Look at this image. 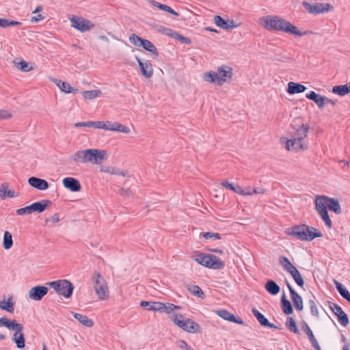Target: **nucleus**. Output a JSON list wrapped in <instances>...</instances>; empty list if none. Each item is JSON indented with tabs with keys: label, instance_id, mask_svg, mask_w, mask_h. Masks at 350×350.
Masks as SVG:
<instances>
[{
	"label": "nucleus",
	"instance_id": "40",
	"mask_svg": "<svg viewBox=\"0 0 350 350\" xmlns=\"http://www.w3.org/2000/svg\"><path fill=\"white\" fill-rule=\"evenodd\" d=\"M13 245L12 235L9 231H5L3 238V247L10 250Z\"/></svg>",
	"mask_w": 350,
	"mask_h": 350
},
{
	"label": "nucleus",
	"instance_id": "21",
	"mask_svg": "<svg viewBox=\"0 0 350 350\" xmlns=\"http://www.w3.org/2000/svg\"><path fill=\"white\" fill-rule=\"evenodd\" d=\"M179 327L189 333H198L200 331V327L198 323L190 319L186 318Z\"/></svg>",
	"mask_w": 350,
	"mask_h": 350
},
{
	"label": "nucleus",
	"instance_id": "3",
	"mask_svg": "<svg viewBox=\"0 0 350 350\" xmlns=\"http://www.w3.org/2000/svg\"><path fill=\"white\" fill-rule=\"evenodd\" d=\"M0 326L12 331V340L18 349H23L25 347V338L23 333V325L14 319H10L6 317L0 318Z\"/></svg>",
	"mask_w": 350,
	"mask_h": 350
},
{
	"label": "nucleus",
	"instance_id": "48",
	"mask_svg": "<svg viewBox=\"0 0 350 350\" xmlns=\"http://www.w3.org/2000/svg\"><path fill=\"white\" fill-rule=\"evenodd\" d=\"M291 275L293 277V278L294 279V280L295 281V282L297 284V285H299L301 287H302L304 286V281L300 273L299 272V271L297 269L295 271H293L291 273Z\"/></svg>",
	"mask_w": 350,
	"mask_h": 350
},
{
	"label": "nucleus",
	"instance_id": "15",
	"mask_svg": "<svg viewBox=\"0 0 350 350\" xmlns=\"http://www.w3.org/2000/svg\"><path fill=\"white\" fill-rule=\"evenodd\" d=\"M49 292V289L44 286H36L31 288L28 293L30 299L36 301H40Z\"/></svg>",
	"mask_w": 350,
	"mask_h": 350
},
{
	"label": "nucleus",
	"instance_id": "46",
	"mask_svg": "<svg viewBox=\"0 0 350 350\" xmlns=\"http://www.w3.org/2000/svg\"><path fill=\"white\" fill-rule=\"evenodd\" d=\"M170 319L172 320V321L176 325H177L178 327L180 326H181V324L184 321V320L185 319V317H183L182 314H178V313H173L171 316H170Z\"/></svg>",
	"mask_w": 350,
	"mask_h": 350
},
{
	"label": "nucleus",
	"instance_id": "2",
	"mask_svg": "<svg viewBox=\"0 0 350 350\" xmlns=\"http://www.w3.org/2000/svg\"><path fill=\"white\" fill-rule=\"evenodd\" d=\"M107 158L108 154L105 150L97 148L79 150L70 157V159L75 163H91L97 165H100Z\"/></svg>",
	"mask_w": 350,
	"mask_h": 350
},
{
	"label": "nucleus",
	"instance_id": "17",
	"mask_svg": "<svg viewBox=\"0 0 350 350\" xmlns=\"http://www.w3.org/2000/svg\"><path fill=\"white\" fill-rule=\"evenodd\" d=\"M27 183L29 186L39 191H45L49 187L46 180L34 176L29 178Z\"/></svg>",
	"mask_w": 350,
	"mask_h": 350
},
{
	"label": "nucleus",
	"instance_id": "31",
	"mask_svg": "<svg viewBox=\"0 0 350 350\" xmlns=\"http://www.w3.org/2000/svg\"><path fill=\"white\" fill-rule=\"evenodd\" d=\"M306 89L307 88L302 84L291 81L288 83L287 92L289 94H299L305 92Z\"/></svg>",
	"mask_w": 350,
	"mask_h": 350
},
{
	"label": "nucleus",
	"instance_id": "34",
	"mask_svg": "<svg viewBox=\"0 0 350 350\" xmlns=\"http://www.w3.org/2000/svg\"><path fill=\"white\" fill-rule=\"evenodd\" d=\"M279 263L290 274L297 269L285 256L279 258Z\"/></svg>",
	"mask_w": 350,
	"mask_h": 350
},
{
	"label": "nucleus",
	"instance_id": "61",
	"mask_svg": "<svg viewBox=\"0 0 350 350\" xmlns=\"http://www.w3.org/2000/svg\"><path fill=\"white\" fill-rule=\"evenodd\" d=\"M174 35V36H175L176 38H177L178 40H181V41L184 42H185V43H186V44H189V43L191 42L190 39H189V38H185V37H183V36H181V35H180V34H178V33H175Z\"/></svg>",
	"mask_w": 350,
	"mask_h": 350
},
{
	"label": "nucleus",
	"instance_id": "53",
	"mask_svg": "<svg viewBox=\"0 0 350 350\" xmlns=\"http://www.w3.org/2000/svg\"><path fill=\"white\" fill-rule=\"evenodd\" d=\"M177 346L181 350H193L188 344L183 340L177 341Z\"/></svg>",
	"mask_w": 350,
	"mask_h": 350
},
{
	"label": "nucleus",
	"instance_id": "18",
	"mask_svg": "<svg viewBox=\"0 0 350 350\" xmlns=\"http://www.w3.org/2000/svg\"><path fill=\"white\" fill-rule=\"evenodd\" d=\"M135 59L140 68L142 75L146 78H150L153 75V68L152 64L148 61L143 62L138 57H135Z\"/></svg>",
	"mask_w": 350,
	"mask_h": 350
},
{
	"label": "nucleus",
	"instance_id": "35",
	"mask_svg": "<svg viewBox=\"0 0 350 350\" xmlns=\"http://www.w3.org/2000/svg\"><path fill=\"white\" fill-rule=\"evenodd\" d=\"M333 281L340 295L350 303V293L347 291V289L342 285V284H341L338 281L336 280H334Z\"/></svg>",
	"mask_w": 350,
	"mask_h": 350
},
{
	"label": "nucleus",
	"instance_id": "36",
	"mask_svg": "<svg viewBox=\"0 0 350 350\" xmlns=\"http://www.w3.org/2000/svg\"><path fill=\"white\" fill-rule=\"evenodd\" d=\"M265 288L266 291L272 295H277L280 290V286L273 280H268L265 284Z\"/></svg>",
	"mask_w": 350,
	"mask_h": 350
},
{
	"label": "nucleus",
	"instance_id": "22",
	"mask_svg": "<svg viewBox=\"0 0 350 350\" xmlns=\"http://www.w3.org/2000/svg\"><path fill=\"white\" fill-rule=\"evenodd\" d=\"M50 81L55 83L62 92L66 94L76 93L77 92V89L72 88L67 82L62 81V80L56 78H50Z\"/></svg>",
	"mask_w": 350,
	"mask_h": 350
},
{
	"label": "nucleus",
	"instance_id": "50",
	"mask_svg": "<svg viewBox=\"0 0 350 350\" xmlns=\"http://www.w3.org/2000/svg\"><path fill=\"white\" fill-rule=\"evenodd\" d=\"M142 40H143V38H142L139 36L135 35V33H133L129 37L130 42L132 44H133L134 46H138V47L141 46V43H142Z\"/></svg>",
	"mask_w": 350,
	"mask_h": 350
},
{
	"label": "nucleus",
	"instance_id": "30",
	"mask_svg": "<svg viewBox=\"0 0 350 350\" xmlns=\"http://www.w3.org/2000/svg\"><path fill=\"white\" fill-rule=\"evenodd\" d=\"M51 204V202L49 200H43L40 202H36L30 205L32 213L34 212L42 213L44 212L47 206Z\"/></svg>",
	"mask_w": 350,
	"mask_h": 350
},
{
	"label": "nucleus",
	"instance_id": "27",
	"mask_svg": "<svg viewBox=\"0 0 350 350\" xmlns=\"http://www.w3.org/2000/svg\"><path fill=\"white\" fill-rule=\"evenodd\" d=\"M252 312L254 317L256 318L259 323L262 326L269 327L270 328L277 329L278 327L273 323L269 322V321L265 317V316L260 313L257 309L253 308Z\"/></svg>",
	"mask_w": 350,
	"mask_h": 350
},
{
	"label": "nucleus",
	"instance_id": "7",
	"mask_svg": "<svg viewBox=\"0 0 350 350\" xmlns=\"http://www.w3.org/2000/svg\"><path fill=\"white\" fill-rule=\"evenodd\" d=\"M93 286L98 299L107 301L109 299V291L105 279L98 272H95L92 277Z\"/></svg>",
	"mask_w": 350,
	"mask_h": 350
},
{
	"label": "nucleus",
	"instance_id": "60",
	"mask_svg": "<svg viewBox=\"0 0 350 350\" xmlns=\"http://www.w3.org/2000/svg\"><path fill=\"white\" fill-rule=\"evenodd\" d=\"M310 310H311L312 314L313 315L317 316L319 312H318L317 307L314 301H312V300H310Z\"/></svg>",
	"mask_w": 350,
	"mask_h": 350
},
{
	"label": "nucleus",
	"instance_id": "54",
	"mask_svg": "<svg viewBox=\"0 0 350 350\" xmlns=\"http://www.w3.org/2000/svg\"><path fill=\"white\" fill-rule=\"evenodd\" d=\"M12 114L9 111L0 109V120L10 119Z\"/></svg>",
	"mask_w": 350,
	"mask_h": 350
},
{
	"label": "nucleus",
	"instance_id": "6",
	"mask_svg": "<svg viewBox=\"0 0 350 350\" xmlns=\"http://www.w3.org/2000/svg\"><path fill=\"white\" fill-rule=\"evenodd\" d=\"M191 258L202 266L209 269H221L224 267V262L215 256L198 251L193 252Z\"/></svg>",
	"mask_w": 350,
	"mask_h": 350
},
{
	"label": "nucleus",
	"instance_id": "41",
	"mask_svg": "<svg viewBox=\"0 0 350 350\" xmlns=\"http://www.w3.org/2000/svg\"><path fill=\"white\" fill-rule=\"evenodd\" d=\"M82 96L85 99L92 100L102 95V92L100 90H93L89 91H83L81 92Z\"/></svg>",
	"mask_w": 350,
	"mask_h": 350
},
{
	"label": "nucleus",
	"instance_id": "44",
	"mask_svg": "<svg viewBox=\"0 0 350 350\" xmlns=\"http://www.w3.org/2000/svg\"><path fill=\"white\" fill-rule=\"evenodd\" d=\"M150 3L152 5L159 8L160 10H164L168 13H170L174 16H178V13L172 10L170 7L167 5L160 3L159 2L151 1Z\"/></svg>",
	"mask_w": 350,
	"mask_h": 350
},
{
	"label": "nucleus",
	"instance_id": "25",
	"mask_svg": "<svg viewBox=\"0 0 350 350\" xmlns=\"http://www.w3.org/2000/svg\"><path fill=\"white\" fill-rule=\"evenodd\" d=\"M216 314L224 319V320L236 323L239 325H243V321L241 319H237L234 314L226 310H219L216 312Z\"/></svg>",
	"mask_w": 350,
	"mask_h": 350
},
{
	"label": "nucleus",
	"instance_id": "38",
	"mask_svg": "<svg viewBox=\"0 0 350 350\" xmlns=\"http://www.w3.org/2000/svg\"><path fill=\"white\" fill-rule=\"evenodd\" d=\"M329 211L334 212L336 215L342 214V207L338 200L329 198Z\"/></svg>",
	"mask_w": 350,
	"mask_h": 350
},
{
	"label": "nucleus",
	"instance_id": "62",
	"mask_svg": "<svg viewBox=\"0 0 350 350\" xmlns=\"http://www.w3.org/2000/svg\"><path fill=\"white\" fill-rule=\"evenodd\" d=\"M44 19V16L42 14H38L36 16H33L31 18V23H37Z\"/></svg>",
	"mask_w": 350,
	"mask_h": 350
},
{
	"label": "nucleus",
	"instance_id": "1",
	"mask_svg": "<svg viewBox=\"0 0 350 350\" xmlns=\"http://www.w3.org/2000/svg\"><path fill=\"white\" fill-rule=\"evenodd\" d=\"M259 24L269 31H284L298 36H302L305 34L289 21L278 16L267 15L262 16L259 18Z\"/></svg>",
	"mask_w": 350,
	"mask_h": 350
},
{
	"label": "nucleus",
	"instance_id": "45",
	"mask_svg": "<svg viewBox=\"0 0 350 350\" xmlns=\"http://www.w3.org/2000/svg\"><path fill=\"white\" fill-rule=\"evenodd\" d=\"M187 289L191 294L198 297H203L204 296V292L198 286L189 285L188 286Z\"/></svg>",
	"mask_w": 350,
	"mask_h": 350
},
{
	"label": "nucleus",
	"instance_id": "51",
	"mask_svg": "<svg viewBox=\"0 0 350 350\" xmlns=\"http://www.w3.org/2000/svg\"><path fill=\"white\" fill-rule=\"evenodd\" d=\"M32 213L30 205L16 210L18 215H27Z\"/></svg>",
	"mask_w": 350,
	"mask_h": 350
},
{
	"label": "nucleus",
	"instance_id": "47",
	"mask_svg": "<svg viewBox=\"0 0 350 350\" xmlns=\"http://www.w3.org/2000/svg\"><path fill=\"white\" fill-rule=\"evenodd\" d=\"M286 326L291 332L295 334L299 333V329L297 327L296 323L293 318L290 317L287 319Z\"/></svg>",
	"mask_w": 350,
	"mask_h": 350
},
{
	"label": "nucleus",
	"instance_id": "32",
	"mask_svg": "<svg viewBox=\"0 0 350 350\" xmlns=\"http://www.w3.org/2000/svg\"><path fill=\"white\" fill-rule=\"evenodd\" d=\"M100 172L103 173H106L109 174H113L116 176H125L126 173L120 169L115 167H110L106 165L100 166Z\"/></svg>",
	"mask_w": 350,
	"mask_h": 350
},
{
	"label": "nucleus",
	"instance_id": "24",
	"mask_svg": "<svg viewBox=\"0 0 350 350\" xmlns=\"http://www.w3.org/2000/svg\"><path fill=\"white\" fill-rule=\"evenodd\" d=\"M18 194L13 189H9L8 183H3L0 185V200H3L6 198H17Z\"/></svg>",
	"mask_w": 350,
	"mask_h": 350
},
{
	"label": "nucleus",
	"instance_id": "28",
	"mask_svg": "<svg viewBox=\"0 0 350 350\" xmlns=\"http://www.w3.org/2000/svg\"><path fill=\"white\" fill-rule=\"evenodd\" d=\"M13 64L18 70L24 72H27L34 70V67L32 64H29L23 59H14L13 60Z\"/></svg>",
	"mask_w": 350,
	"mask_h": 350
},
{
	"label": "nucleus",
	"instance_id": "52",
	"mask_svg": "<svg viewBox=\"0 0 350 350\" xmlns=\"http://www.w3.org/2000/svg\"><path fill=\"white\" fill-rule=\"evenodd\" d=\"M221 184L224 187H225L226 189H229L238 193V191L240 187L239 186H238V185L234 186L232 184L228 183V181H223Z\"/></svg>",
	"mask_w": 350,
	"mask_h": 350
},
{
	"label": "nucleus",
	"instance_id": "29",
	"mask_svg": "<svg viewBox=\"0 0 350 350\" xmlns=\"http://www.w3.org/2000/svg\"><path fill=\"white\" fill-rule=\"evenodd\" d=\"M0 309L9 313H13L14 311V302L13 297L9 296L7 299L0 300Z\"/></svg>",
	"mask_w": 350,
	"mask_h": 350
},
{
	"label": "nucleus",
	"instance_id": "49",
	"mask_svg": "<svg viewBox=\"0 0 350 350\" xmlns=\"http://www.w3.org/2000/svg\"><path fill=\"white\" fill-rule=\"evenodd\" d=\"M200 237H204L205 239H213V240H219L221 239V235L217 232H201L200 234Z\"/></svg>",
	"mask_w": 350,
	"mask_h": 350
},
{
	"label": "nucleus",
	"instance_id": "63",
	"mask_svg": "<svg viewBox=\"0 0 350 350\" xmlns=\"http://www.w3.org/2000/svg\"><path fill=\"white\" fill-rule=\"evenodd\" d=\"M21 24V22L16 21H8V27L9 26H17L20 25Z\"/></svg>",
	"mask_w": 350,
	"mask_h": 350
},
{
	"label": "nucleus",
	"instance_id": "5",
	"mask_svg": "<svg viewBox=\"0 0 350 350\" xmlns=\"http://www.w3.org/2000/svg\"><path fill=\"white\" fill-rule=\"evenodd\" d=\"M285 233L288 236L306 241H310L314 238L322 237V234L317 229L306 225L294 226L288 228L286 229Z\"/></svg>",
	"mask_w": 350,
	"mask_h": 350
},
{
	"label": "nucleus",
	"instance_id": "20",
	"mask_svg": "<svg viewBox=\"0 0 350 350\" xmlns=\"http://www.w3.org/2000/svg\"><path fill=\"white\" fill-rule=\"evenodd\" d=\"M214 22L217 27L224 29H234L239 27V24L235 23L232 20L225 21L220 16H215L214 17Z\"/></svg>",
	"mask_w": 350,
	"mask_h": 350
},
{
	"label": "nucleus",
	"instance_id": "23",
	"mask_svg": "<svg viewBox=\"0 0 350 350\" xmlns=\"http://www.w3.org/2000/svg\"><path fill=\"white\" fill-rule=\"evenodd\" d=\"M64 187L72 192L80 191L81 187L79 182L75 178L67 177L62 180Z\"/></svg>",
	"mask_w": 350,
	"mask_h": 350
},
{
	"label": "nucleus",
	"instance_id": "33",
	"mask_svg": "<svg viewBox=\"0 0 350 350\" xmlns=\"http://www.w3.org/2000/svg\"><path fill=\"white\" fill-rule=\"evenodd\" d=\"M73 317L78 320L83 325L87 327H92L94 325V321L89 319L87 316L72 312Z\"/></svg>",
	"mask_w": 350,
	"mask_h": 350
},
{
	"label": "nucleus",
	"instance_id": "42",
	"mask_svg": "<svg viewBox=\"0 0 350 350\" xmlns=\"http://www.w3.org/2000/svg\"><path fill=\"white\" fill-rule=\"evenodd\" d=\"M282 309L284 314H291L293 313V308L291 302L286 299V296L284 294L281 298Z\"/></svg>",
	"mask_w": 350,
	"mask_h": 350
},
{
	"label": "nucleus",
	"instance_id": "57",
	"mask_svg": "<svg viewBox=\"0 0 350 350\" xmlns=\"http://www.w3.org/2000/svg\"><path fill=\"white\" fill-rule=\"evenodd\" d=\"M100 121H88L86 122V126L99 129L100 126Z\"/></svg>",
	"mask_w": 350,
	"mask_h": 350
},
{
	"label": "nucleus",
	"instance_id": "37",
	"mask_svg": "<svg viewBox=\"0 0 350 350\" xmlns=\"http://www.w3.org/2000/svg\"><path fill=\"white\" fill-rule=\"evenodd\" d=\"M291 299L296 310L300 311L303 309L302 298L295 292V290L291 289Z\"/></svg>",
	"mask_w": 350,
	"mask_h": 350
},
{
	"label": "nucleus",
	"instance_id": "19",
	"mask_svg": "<svg viewBox=\"0 0 350 350\" xmlns=\"http://www.w3.org/2000/svg\"><path fill=\"white\" fill-rule=\"evenodd\" d=\"M305 9L310 14H321L328 10V4L316 3L312 5L308 2H303Z\"/></svg>",
	"mask_w": 350,
	"mask_h": 350
},
{
	"label": "nucleus",
	"instance_id": "12",
	"mask_svg": "<svg viewBox=\"0 0 350 350\" xmlns=\"http://www.w3.org/2000/svg\"><path fill=\"white\" fill-rule=\"evenodd\" d=\"M70 21L71 26L81 32L90 31L95 27V25L90 20L76 15L72 16Z\"/></svg>",
	"mask_w": 350,
	"mask_h": 350
},
{
	"label": "nucleus",
	"instance_id": "14",
	"mask_svg": "<svg viewBox=\"0 0 350 350\" xmlns=\"http://www.w3.org/2000/svg\"><path fill=\"white\" fill-rule=\"evenodd\" d=\"M310 126L308 124H302L297 128L293 127L294 131L291 133V137L299 142L300 144H307L304 139L308 136Z\"/></svg>",
	"mask_w": 350,
	"mask_h": 350
},
{
	"label": "nucleus",
	"instance_id": "43",
	"mask_svg": "<svg viewBox=\"0 0 350 350\" xmlns=\"http://www.w3.org/2000/svg\"><path fill=\"white\" fill-rule=\"evenodd\" d=\"M332 92L335 94L343 96L349 93V90L346 85H336L333 87Z\"/></svg>",
	"mask_w": 350,
	"mask_h": 350
},
{
	"label": "nucleus",
	"instance_id": "9",
	"mask_svg": "<svg viewBox=\"0 0 350 350\" xmlns=\"http://www.w3.org/2000/svg\"><path fill=\"white\" fill-rule=\"evenodd\" d=\"M46 284L53 288L58 295L67 299L71 297L74 289L72 284L67 280L49 282Z\"/></svg>",
	"mask_w": 350,
	"mask_h": 350
},
{
	"label": "nucleus",
	"instance_id": "26",
	"mask_svg": "<svg viewBox=\"0 0 350 350\" xmlns=\"http://www.w3.org/2000/svg\"><path fill=\"white\" fill-rule=\"evenodd\" d=\"M306 97L310 100H313L319 108H323L325 104L326 97L322 96L317 94L314 91H311L310 93L306 95Z\"/></svg>",
	"mask_w": 350,
	"mask_h": 350
},
{
	"label": "nucleus",
	"instance_id": "13",
	"mask_svg": "<svg viewBox=\"0 0 350 350\" xmlns=\"http://www.w3.org/2000/svg\"><path fill=\"white\" fill-rule=\"evenodd\" d=\"M280 142L284 146L287 151L297 152L299 151H304L308 149L307 144H300L299 140L296 141V139L293 137L291 139H288L286 137H282L280 139Z\"/></svg>",
	"mask_w": 350,
	"mask_h": 350
},
{
	"label": "nucleus",
	"instance_id": "4",
	"mask_svg": "<svg viewBox=\"0 0 350 350\" xmlns=\"http://www.w3.org/2000/svg\"><path fill=\"white\" fill-rule=\"evenodd\" d=\"M232 68L228 66L221 65L215 72L210 71L203 76L204 81L215 83L219 86L229 83L232 79Z\"/></svg>",
	"mask_w": 350,
	"mask_h": 350
},
{
	"label": "nucleus",
	"instance_id": "10",
	"mask_svg": "<svg viewBox=\"0 0 350 350\" xmlns=\"http://www.w3.org/2000/svg\"><path fill=\"white\" fill-rule=\"evenodd\" d=\"M315 210L328 226V197L317 195L314 199Z\"/></svg>",
	"mask_w": 350,
	"mask_h": 350
},
{
	"label": "nucleus",
	"instance_id": "8",
	"mask_svg": "<svg viewBox=\"0 0 350 350\" xmlns=\"http://www.w3.org/2000/svg\"><path fill=\"white\" fill-rule=\"evenodd\" d=\"M141 306H148V310L150 311H157L166 314L173 313L175 310H178L180 306H176L170 303H162L159 301H142L140 303Z\"/></svg>",
	"mask_w": 350,
	"mask_h": 350
},
{
	"label": "nucleus",
	"instance_id": "39",
	"mask_svg": "<svg viewBox=\"0 0 350 350\" xmlns=\"http://www.w3.org/2000/svg\"><path fill=\"white\" fill-rule=\"evenodd\" d=\"M140 47H142L146 51L152 53L155 56H158L159 55L155 46L148 40L143 39Z\"/></svg>",
	"mask_w": 350,
	"mask_h": 350
},
{
	"label": "nucleus",
	"instance_id": "11",
	"mask_svg": "<svg viewBox=\"0 0 350 350\" xmlns=\"http://www.w3.org/2000/svg\"><path fill=\"white\" fill-rule=\"evenodd\" d=\"M100 129L105 131L118 132L124 134H129L131 133V129L128 126L117 121H100Z\"/></svg>",
	"mask_w": 350,
	"mask_h": 350
},
{
	"label": "nucleus",
	"instance_id": "59",
	"mask_svg": "<svg viewBox=\"0 0 350 350\" xmlns=\"http://www.w3.org/2000/svg\"><path fill=\"white\" fill-rule=\"evenodd\" d=\"M59 216L58 213H55L51 217H50L46 219V222L50 221V222H52L54 224L59 222Z\"/></svg>",
	"mask_w": 350,
	"mask_h": 350
},
{
	"label": "nucleus",
	"instance_id": "64",
	"mask_svg": "<svg viewBox=\"0 0 350 350\" xmlns=\"http://www.w3.org/2000/svg\"><path fill=\"white\" fill-rule=\"evenodd\" d=\"M0 27L3 28L8 27V20L0 18Z\"/></svg>",
	"mask_w": 350,
	"mask_h": 350
},
{
	"label": "nucleus",
	"instance_id": "56",
	"mask_svg": "<svg viewBox=\"0 0 350 350\" xmlns=\"http://www.w3.org/2000/svg\"><path fill=\"white\" fill-rule=\"evenodd\" d=\"M238 193L242 196H252L253 195V192H252V189L250 188L243 189L241 187L238 191Z\"/></svg>",
	"mask_w": 350,
	"mask_h": 350
},
{
	"label": "nucleus",
	"instance_id": "16",
	"mask_svg": "<svg viewBox=\"0 0 350 350\" xmlns=\"http://www.w3.org/2000/svg\"><path fill=\"white\" fill-rule=\"evenodd\" d=\"M329 308L337 317L338 321L340 325L342 327H347L349 321L347 314L343 311L342 308L337 304H334L332 306H329Z\"/></svg>",
	"mask_w": 350,
	"mask_h": 350
},
{
	"label": "nucleus",
	"instance_id": "55",
	"mask_svg": "<svg viewBox=\"0 0 350 350\" xmlns=\"http://www.w3.org/2000/svg\"><path fill=\"white\" fill-rule=\"evenodd\" d=\"M304 331L306 332V334L308 335L310 342H312L316 339L313 335V333H312L311 329L310 328L308 325L306 323H304Z\"/></svg>",
	"mask_w": 350,
	"mask_h": 350
},
{
	"label": "nucleus",
	"instance_id": "58",
	"mask_svg": "<svg viewBox=\"0 0 350 350\" xmlns=\"http://www.w3.org/2000/svg\"><path fill=\"white\" fill-rule=\"evenodd\" d=\"M120 193L121 196H122L124 197L129 198L133 195V191L129 188H127V189L122 188V189H121Z\"/></svg>",
	"mask_w": 350,
	"mask_h": 350
}]
</instances>
